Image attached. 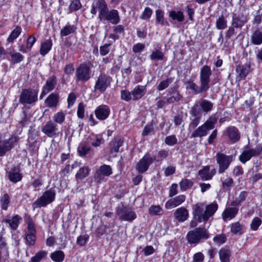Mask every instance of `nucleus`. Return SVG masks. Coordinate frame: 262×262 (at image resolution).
Instances as JSON below:
<instances>
[{
  "instance_id": "nucleus-1",
  "label": "nucleus",
  "mask_w": 262,
  "mask_h": 262,
  "mask_svg": "<svg viewBox=\"0 0 262 262\" xmlns=\"http://www.w3.org/2000/svg\"><path fill=\"white\" fill-rule=\"evenodd\" d=\"M209 237V235L205 228H196L189 231L187 234V239L190 244L196 245Z\"/></svg>"
},
{
  "instance_id": "nucleus-2",
  "label": "nucleus",
  "mask_w": 262,
  "mask_h": 262,
  "mask_svg": "<svg viewBox=\"0 0 262 262\" xmlns=\"http://www.w3.org/2000/svg\"><path fill=\"white\" fill-rule=\"evenodd\" d=\"M55 195V192L52 189L46 191L39 198L33 203L32 207L33 209L45 207L48 204L51 203L54 201Z\"/></svg>"
},
{
  "instance_id": "nucleus-3",
  "label": "nucleus",
  "mask_w": 262,
  "mask_h": 262,
  "mask_svg": "<svg viewBox=\"0 0 262 262\" xmlns=\"http://www.w3.org/2000/svg\"><path fill=\"white\" fill-rule=\"evenodd\" d=\"M37 91L33 89L23 90L20 96L19 101L24 105L33 104L37 100Z\"/></svg>"
},
{
  "instance_id": "nucleus-4",
  "label": "nucleus",
  "mask_w": 262,
  "mask_h": 262,
  "mask_svg": "<svg viewBox=\"0 0 262 262\" xmlns=\"http://www.w3.org/2000/svg\"><path fill=\"white\" fill-rule=\"evenodd\" d=\"M216 163L219 165L218 172L224 173L229 167L233 160L232 155H226L223 153L217 152L215 156Z\"/></svg>"
},
{
  "instance_id": "nucleus-5",
  "label": "nucleus",
  "mask_w": 262,
  "mask_h": 262,
  "mask_svg": "<svg viewBox=\"0 0 262 262\" xmlns=\"http://www.w3.org/2000/svg\"><path fill=\"white\" fill-rule=\"evenodd\" d=\"M91 69L85 63L80 64L76 69L75 78L77 82H85L91 78Z\"/></svg>"
},
{
  "instance_id": "nucleus-6",
  "label": "nucleus",
  "mask_w": 262,
  "mask_h": 262,
  "mask_svg": "<svg viewBox=\"0 0 262 262\" xmlns=\"http://www.w3.org/2000/svg\"><path fill=\"white\" fill-rule=\"evenodd\" d=\"M248 13L245 9L239 12L238 14H234L232 18L231 25L235 28H242L248 20Z\"/></svg>"
},
{
  "instance_id": "nucleus-7",
  "label": "nucleus",
  "mask_w": 262,
  "mask_h": 262,
  "mask_svg": "<svg viewBox=\"0 0 262 262\" xmlns=\"http://www.w3.org/2000/svg\"><path fill=\"white\" fill-rule=\"evenodd\" d=\"M116 213L121 220L132 222L136 218L135 212L125 207L118 208Z\"/></svg>"
},
{
  "instance_id": "nucleus-8",
  "label": "nucleus",
  "mask_w": 262,
  "mask_h": 262,
  "mask_svg": "<svg viewBox=\"0 0 262 262\" xmlns=\"http://www.w3.org/2000/svg\"><path fill=\"white\" fill-rule=\"evenodd\" d=\"M18 140V137L12 136L8 140L0 141V156H3L7 151L10 150L14 146V144Z\"/></svg>"
},
{
  "instance_id": "nucleus-9",
  "label": "nucleus",
  "mask_w": 262,
  "mask_h": 262,
  "mask_svg": "<svg viewBox=\"0 0 262 262\" xmlns=\"http://www.w3.org/2000/svg\"><path fill=\"white\" fill-rule=\"evenodd\" d=\"M111 81V77L104 74H101L96 81L94 89L96 91L104 92L110 84Z\"/></svg>"
},
{
  "instance_id": "nucleus-10",
  "label": "nucleus",
  "mask_w": 262,
  "mask_h": 262,
  "mask_svg": "<svg viewBox=\"0 0 262 262\" xmlns=\"http://www.w3.org/2000/svg\"><path fill=\"white\" fill-rule=\"evenodd\" d=\"M155 157H151L148 153L146 154L144 157L139 161L137 165V169L139 173H143L146 171L149 166L155 160Z\"/></svg>"
},
{
  "instance_id": "nucleus-11",
  "label": "nucleus",
  "mask_w": 262,
  "mask_h": 262,
  "mask_svg": "<svg viewBox=\"0 0 262 262\" xmlns=\"http://www.w3.org/2000/svg\"><path fill=\"white\" fill-rule=\"evenodd\" d=\"M212 74L211 68L209 66H204L200 70V81L208 90L209 89L210 76Z\"/></svg>"
},
{
  "instance_id": "nucleus-12",
  "label": "nucleus",
  "mask_w": 262,
  "mask_h": 262,
  "mask_svg": "<svg viewBox=\"0 0 262 262\" xmlns=\"http://www.w3.org/2000/svg\"><path fill=\"white\" fill-rule=\"evenodd\" d=\"M22 221V217L18 214H15L13 216L7 215L2 221L4 223L7 225L8 227L12 230H16L19 226Z\"/></svg>"
},
{
  "instance_id": "nucleus-13",
  "label": "nucleus",
  "mask_w": 262,
  "mask_h": 262,
  "mask_svg": "<svg viewBox=\"0 0 262 262\" xmlns=\"http://www.w3.org/2000/svg\"><path fill=\"white\" fill-rule=\"evenodd\" d=\"M262 152V146H258L255 149H250L244 151L239 156V159L241 162L245 163L252 157L258 156Z\"/></svg>"
},
{
  "instance_id": "nucleus-14",
  "label": "nucleus",
  "mask_w": 262,
  "mask_h": 262,
  "mask_svg": "<svg viewBox=\"0 0 262 262\" xmlns=\"http://www.w3.org/2000/svg\"><path fill=\"white\" fill-rule=\"evenodd\" d=\"M108 9L106 3L104 0H96L94 1L92 6L91 13L95 15L97 13V9L99 11V19L104 15L105 12Z\"/></svg>"
},
{
  "instance_id": "nucleus-15",
  "label": "nucleus",
  "mask_w": 262,
  "mask_h": 262,
  "mask_svg": "<svg viewBox=\"0 0 262 262\" xmlns=\"http://www.w3.org/2000/svg\"><path fill=\"white\" fill-rule=\"evenodd\" d=\"M100 20H106L112 24H117L120 21V17L118 12L116 10L108 11L107 9L105 12L104 15L100 18Z\"/></svg>"
},
{
  "instance_id": "nucleus-16",
  "label": "nucleus",
  "mask_w": 262,
  "mask_h": 262,
  "mask_svg": "<svg viewBox=\"0 0 262 262\" xmlns=\"http://www.w3.org/2000/svg\"><path fill=\"white\" fill-rule=\"evenodd\" d=\"M225 135L228 137L230 142L234 143L239 140L241 134L238 129L235 126L228 127L225 131Z\"/></svg>"
},
{
  "instance_id": "nucleus-17",
  "label": "nucleus",
  "mask_w": 262,
  "mask_h": 262,
  "mask_svg": "<svg viewBox=\"0 0 262 262\" xmlns=\"http://www.w3.org/2000/svg\"><path fill=\"white\" fill-rule=\"evenodd\" d=\"M57 84L56 77L55 76L50 77L46 81L45 85L43 87L40 98L42 99L46 95L52 91Z\"/></svg>"
},
{
  "instance_id": "nucleus-18",
  "label": "nucleus",
  "mask_w": 262,
  "mask_h": 262,
  "mask_svg": "<svg viewBox=\"0 0 262 262\" xmlns=\"http://www.w3.org/2000/svg\"><path fill=\"white\" fill-rule=\"evenodd\" d=\"M185 195L183 194L170 199L165 203V208L167 209L175 208L182 204L185 201Z\"/></svg>"
},
{
  "instance_id": "nucleus-19",
  "label": "nucleus",
  "mask_w": 262,
  "mask_h": 262,
  "mask_svg": "<svg viewBox=\"0 0 262 262\" xmlns=\"http://www.w3.org/2000/svg\"><path fill=\"white\" fill-rule=\"evenodd\" d=\"M110 113L109 107L105 105H101L98 106L95 111V113L97 119L100 120L106 119Z\"/></svg>"
},
{
  "instance_id": "nucleus-20",
  "label": "nucleus",
  "mask_w": 262,
  "mask_h": 262,
  "mask_svg": "<svg viewBox=\"0 0 262 262\" xmlns=\"http://www.w3.org/2000/svg\"><path fill=\"white\" fill-rule=\"evenodd\" d=\"M186 89H190L194 94H198L207 92L208 90L202 84L200 83L199 86L196 83L191 80H188L185 83Z\"/></svg>"
},
{
  "instance_id": "nucleus-21",
  "label": "nucleus",
  "mask_w": 262,
  "mask_h": 262,
  "mask_svg": "<svg viewBox=\"0 0 262 262\" xmlns=\"http://www.w3.org/2000/svg\"><path fill=\"white\" fill-rule=\"evenodd\" d=\"M173 216L179 222H183L188 219L189 212L186 208L181 207L175 210Z\"/></svg>"
},
{
  "instance_id": "nucleus-22",
  "label": "nucleus",
  "mask_w": 262,
  "mask_h": 262,
  "mask_svg": "<svg viewBox=\"0 0 262 262\" xmlns=\"http://www.w3.org/2000/svg\"><path fill=\"white\" fill-rule=\"evenodd\" d=\"M56 125L52 121H48L42 127V132L49 137H53L56 135Z\"/></svg>"
},
{
  "instance_id": "nucleus-23",
  "label": "nucleus",
  "mask_w": 262,
  "mask_h": 262,
  "mask_svg": "<svg viewBox=\"0 0 262 262\" xmlns=\"http://www.w3.org/2000/svg\"><path fill=\"white\" fill-rule=\"evenodd\" d=\"M112 173V168L110 166L107 165H103L101 166L98 170H97L95 179L98 181H100L102 179V176H109Z\"/></svg>"
},
{
  "instance_id": "nucleus-24",
  "label": "nucleus",
  "mask_w": 262,
  "mask_h": 262,
  "mask_svg": "<svg viewBox=\"0 0 262 262\" xmlns=\"http://www.w3.org/2000/svg\"><path fill=\"white\" fill-rule=\"evenodd\" d=\"M250 70V66L249 64L238 65L236 68V72L237 74V79L239 81L245 79Z\"/></svg>"
},
{
  "instance_id": "nucleus-25",
  "label": "nucleus",
  "mask_w": 262,
  "mask_h": 262,
  "mask_svg": "<svg viewBox=\"0 0 262 262\" xmlns=\"http://www.w3.org/2000/svg\"><path fill=\"white\" fill-rule=\"evenodd\" d=\"M204 206L203 204H196L193 207V214L194 218L199 222H204Z\"/></svg>"
},
{
  "instance_id": "nucleus-26",
  "label": "nucleus",
  "mask_w": 262,
  "mask_h": 262,
  "mask_svg": "<svg viewBox=\"0 0 262 262\" xmlns=\"http://www.w3.org/2000/svg\"><path fill=\"white\" fill-rule=\"evenodd\" d=\"M146 92V85H138L135 86L132 91L133 100H137L141 99Z\"/></svg>"
},
{
  "instance_id": "nucleus-27",
  "label": "nucleus",
  "mask_w": 262,
  "mask_h": 262,
  "mask_svg": "<svg viewBox=\"0 0 262 262\" xmlns=\"http://www.w3.org/2000/svg\"><path fill=\"white\" fill-rule=\"evenodd\" d=\"M217 208L218 205L216 203H213L207 205L204 212V222H207L209 217L214 214Z\"/></svg>"
},
{
  "instance_id": "nucleus-28",
  "label": "nucleus",
  "mask_w": 262,
  "mask_h": 262,
  "mask_svg": "<svg viewBox=\"0 0 262 262\" xmlns=\"http://www.w3.org/2000/svg\"><path fill=\"white\" fill-rule=\"evenodd\" d=\"M219 255L221 262H230L231 252L228 247L221 248L219 250Z\"/></svg>"
},
{
  "instance_id": "nucleus-29",
  "label": "nucleus",
  "mask_w": 262,
  "mask_h": 262,
  "mask_svg": "<svg viewBox=\"0 0 262 262\" xmlns=\"http://www.w3.org/2000/svg\"><path fill=\"white\" fill-rule=\"evenodd\" d=\"M9 179L13 183H16L20 181L22 179L21 174L19 173L18 168L14 167L8 173Z\"/></svg>"
},
{
  "instance_id": "nucleus-30",
  "label": "nucleus",
  "mask_w": 262,
  "mask_h": 262,
  "mask_svg": "<svg viewBox=\"0 0 262 262\" xmlns=\"http://www.w3.org/2000/svg\"><path fill=\"white\" fill-rule=\"evenodd\" d=\"M238 209L236 207H229L226 208L222 214L223 219L226 221L234 218L237 214Z\"/></svg>"
},
{
  "instance_id": "nucleus-31",
  "label": "nucleus",
  "mask_w": 262,
  "mask_h": 262,
  "mask_svg": "<svg viewBox=\"0 0 262 262\" xmlns=\"http://www.w3.org/2000/svg\"><path fill=\"white\" fill-rule=\"evenodd\" d=\"M123 141L120 138H115L110 142V151L111 153H117L119 148L122 145Z\"/></svg>"
},
{
  "instance_id": "nucleus-32",
  "label": "nucleus",
  "mask_w": 262,
  "mask_h": 262,
  "mask_svg": "<svg viewBox=\"0 0 262 262\" xmlns=\"http://www.w3.org/2000/svg\"><path fill=\"white\" fill-rule=\"evenodd\" d=\"M251 42L255 45L262 43V31L259 29L255 30L251 37Z\"/></svg>"
},
{
  "instance_id": "nucleus-33",
  "label": "nucleus",
  "mask_w": 262,
  "mask_h": 262,
  "mask_svg": "<svg viewBox=\"0 0 262 262\" xmlns=\"http://www.w3.org/2000/svg\"><path fill=\"white\" fill-rule=\"evenodd\" d=\"M58 95L55 93H52L46 99V103L50 107H55L58 102Z\"/></svg>"
},
{
  "instance_id": "nucleus-34",
  "label": "nucleus",
  "mask_w": 262,
  "mask_h": 262,
  "mask_svg": "<svg viewBox=\"0 0 262 262\" xmlns=\"http://www.w3.org/2000/svg\"><path fill=\"white\" fill-rule=\"evenodd\" d=\"M170 93L171 96L166 99L167 103L170 104L179 101L182 98L180 93L174 89H171Z\"/></svg>"
},
{
  "instance_id": "nucleus-35",
  "label": "nucleus",
  "mask_w": 262,
  "mask_h": 262,
  "mask_svg": "<svg viewBox=\"0 0 262 262\" xmlns=\"http://www.w3.org/2000/svg\"><path fill=\"white\" fill-rule=\"evenodd\" d=\"M243 229L244 226L238 222L233 223L231 225L230 230L234 234H242L244 233Z\"/></svg>"
},
{
  "instance_id": "nucleus-36",
  "label": "nucleus",
  "mask_w": 262,
  "mask_h": 262,
  "mask_svg": "<svg viewBox=\"0 0 262 262\" xmlns=\"http://www.w3.org/2000/svg\"><path fill=\"white\" fill-rule=\"evenodd\" d=\"M52 46V42L51 39L47 40L41 44L40 49V53L42 56H45L51 50Z\"/></svg>"
},
{
  "instance_id": "nucleus-37",
  "label": "nucleus",
  "mask_w": 262,
  "mask_h": 262,
  "mask_svg": "<svg viewBox=\"0 0 262 262\" xmlns=\"http://www.w3.org/2000/svg\"><path fill=\"white\" fill-rule=\"evenodd\" d=\"M210 166H206L199 171V175L203 181L211 180L209 175Z\"/></svg>"
},
{
  "instance_id": "nucleus-38",
  "label": "nucleus",
  "mask_w": 262,
  "mask_h": 262,
  "mask_svg": "<svg viewBox=\"0 0 262 262\" xmlns=\"http://www.w3.org/2000/svg\"><path fill=\"white\" fill-rule=\"evenodd\" d=\"M90 171V168L88 167H82L80 168L76 174L75 177L77 180H82L86 177Z\"/></svg>"
},
{
  "instance_id": "nucleus-39",
  "label": "nucleus",
  "mask_w": 262,
  "mask_h": 262,
  "mask_svg": "<svg viewBox=\"0 0 262 262\" xmlns=\"http://www.w3.org/2000/svg\"><path fill=\"white\" fill-rule=\"evenodd\" d=\"M202 125L196 128L191 135V138L202 137L207 135L208 132Z\"/></svg>"
},
{
  "instance_id": "nucleus-40",
  "label": "nucleus",
  "mask_w": 262,
  "mask_h": 262,
  "mask_svg": "<svg viewBox=\"0 0 262 262\" xmlns=\"http://www.w3.org/2000/svg\"><path fill=\"white\" fill-rule=\"evenodd\" d=\"M76 28L73 25H67L60 31L61 36H66L75 32Z\"/></svg>"
},
{
  "instance_id": "nucleus-41",
  "label": "nucleus",
  "mask_w": 262,
  "mask_h": 262,
  "mask_svg": "<svg viewBox=\"0 0 262 262\" xmlns=\"http://www.w3.org/2000/svg\"><path fill=\"white\" fill-rule=\"evenodd\" d=\"M78 152L81 157L85 156L91 150V147L85 143H81L78 147Z\"/></svg>"
},
{
  "instance_id": "nucleus-42",
  "label": "nucleus",
  "mask_w": 262,
  "mask_h": 262,
  "mask_svg": "<svg viewBox=\"0 0 262 262\" xmlns=\"http://www.w3.org/2000/svg\"><path fill=\"white\" fill-rule=\"evenodd\" d=\"M200 106L204 112L208 113L212 110L213 103L207 100L204 99L200 102Z\"/></svg>"
},
{
  "instance_id": "nucleus-43",
  "label": "nucleus",
  "mask_w": 262,
  "mask_h": 262,
  "mask_svg": "<svg viewBox=\"0 0 262 262\" xmlns=\"http://www.w3.org/2000/svg\"><path fill=\"white\" fill-rule=\"evenodd\" d=\"M215 25L216 28L219 30H224L227 27V20L223 15L220 16L216 19Z\"/></svg>"
},
{
  "instance_id": "nucleus-44",
  "label": "nucleus",
  "mask_w": 262,
  "mask_h": 262,
  "mask_svg": "<svg viewBox=\"0 0 262 262\" xmlns=\"http://www.w3.org/2000/svg\"><path fill=\"white\" fill-rule=\"evenodd\" d=\"M64 254L61 251H57L51 254V259L55 262H61L63 260Z\"/></svg>"
},
{
  "instance_id": "nucleus-45",
  "label": "nucleus",
  "mask_w": 262,
  "mask_h": 262,
  "mask_svg": "<svg viewBox=\"0 0 262 262\" xmlns=\"http://www.w3.org/2000/svg\"><path fill=\"white\" fill-rule=\"evenodd\" d=\"M164 57L163 53L158 49L153 51L149 56V58L152 61L156 60H162L163 59Z\"/></svg>"
},
{
  "instance_id": "nucleus-46",
  "label": "nucleus",
  "mask_w": 262,
  "mask_h": 262,
  "mask_svg": "<svg viewBox=\"0 0 262 262\" xmlns=\"http://www.w3.org/2000/svg\"><path fill=\"white\" fill-rule=\"evenodd\" d=\"M25 221L27 224V229L29 230V233L36 234V231L35 228V225L30 216H27L25 217Z\"/></svg>"
},
{
  "instance_id": "nucleus-47",
  "label": "nucleus",
  "mask_w": 262,
  "mask_h": 262,
  "mask_svg": "<svg viewBox=\"0 0 262 262\" xmlns=\"http://www.w3.org/2000/svg\"><path fill=\"white\" fill-rule=\"evenodd\" d=\"M11 57V62L12 63H17L21 61L24 59V56L19 52L10 53Z\"/></svg>"
},
{
  "instance_id": "nucleus-48",
  "label": "nucleus",
  "mask_w": 262,
  "mask_h": 262,
  "mask_svg": "<svg viewBox=\"0 0 262 262\" xmlns=\"http://www.w3.org/2000/svg\"><path fill=\"white\" fill-rule=\"evenodd\" d=\"M169 16L173 20H177L180 22L184 20V15L181 11H171L169 13Z\"/></svg>"
},
{
  "instance_id": "nucleus-49",
  "label": "nucleus",
  "mask_w": 262,
  "mask_h": 262,
  "mask_svg": "<svg viewBox=\"0 0 262 262\" xmlns=\"http://www.w3.org/2000/svg\"><path fill=\"white\" fill-rule=\"evenodd\" d=\"M47 254V252L45 251H40L37 252L35 255L33 256L29 262H40V261L45 258Z\"/></svg>"
},
{
  "instance_id": "nucleus-50",
  "label": "nucleus",
  "mask_w": 262,
  "mask_h": 262,
  "mask_svg": "<svg viewBox=\"0 0 262 262\" xmlns=\"http://www.w3.org/2000/svg\"><path fill=\"white\" fill-rule=\"evenodd\" d=\"M156 20L160 24L163 26H168L169 25L167 21L165 20L163 12L161 10H157L156 11Z\"/></svg>"
},
{
  "instance_id": "nucleus-51",
  "label": "nucleus",
  "mask_w": 262,
  "mask_h": 262,
  "mask_svg": "<svg viewBox=\"0 0 262 262\" xmlns=\"http://www.w3.org/2000/svg\"><path fill=\"white\" fill-rule=\"evenodd\" d=\"M193 182L188 179H183L180 183V188L183 191L191 188L192 186Z\"/></svg>"
},
{
  "instance_id": "nucleus-52",
  "label": "nucleus",
  "mask_w": 262,
  "mask_h": 262,
  "mask_svg": "<svg viewBox=\"0 0 262 262\" xmlns=\"http://www.w3.org/2000/svg\"><path fill=\"white\" fill-rule=\"evenodd\" d=\"M21 32V28L20 27H17L16 28L11 32L9 36L8 37L7 40L9 42H13V40L16 39Z\"/></svg>"
},
{
  "instance_id": "nucleus-53",
  "label": "nucleus",
  "mask_w": 262,
  "mask_h": 262,
  "mask_svg": "<svg viewBox=\"0 0 262 262\" xmlns=\"http://www.w3.org/2000/svg\"><path fill=\"white\" fill-rule=\"evenodd\" d=\"M53 119L55 122L61 124L65 119V114L63 112H58L54 115Z\"/></svg>"
},
{
  "instance_id": "nucleus-54",
  "label": "nucleus",
  "mask_w": 262,
  "mask_h": 262,
  "mask_svg": "<svg viewBox=\"0 0 262 262\" xmlns=\"http://www.w3.org/2000/svg\"><path fill=\"white\" fill-rule=\"evenodd\" d=\"M10 203V197L7 193L4 194L1 199V204L3 210H7L8 204Z\"/></svg>"
},
{
  "instance_id": "nucleus-55",
  "label": "nucleus",
  "mask_w": 262,
  "mask_h": 262,
  "mask_svg": "<svg viewBox=\"0 0 262 262\" xmlns=\"http://www.w3.org/2000/svg\"><path fill=\"white\" fill-rule=\"evenodd\" d=\"M172 81V78H167L166 79L161 81L157 86V90L160 91L165 89L169 86Z\"/></svg>"
},
{
  "instance_id": "nucleus-56",
  "label": "nucleus",
  "mask_w": 262,
  "mask_h": 262,
  "mask_svg": "<svg viewBox=\"0 0 262 262\" xmlns=\"http://www.w3.org/2000/svg\"><path fill=\"white\" fill-rule=\"evenodd\" d=\"M261 223L262 221L260 218L258 217H254L250 224L251 229L252 230L256 231L259 226L261 224Z\"/></svg>"
},
{
  "instance_id": "nucleus-57",
  "label": "nucleus",
  "mask_w": 262,
  "mask_h": 262,
  "mask_svg": "<svg viewBox=\"0 0 262 262\" xmlns=\"http://www.w3.org/2000/svg\"><path fill=\"white\" fill-rule=\"evenodd\" d=\"M121 98L122 100L126 101H129L132 99L133 100L132 92H130L126 90L121 91Z\"/></svg>"
},
{
  "instance_id": "nucleus-58",
  "label": "nucleus",
  "mask_w": 262,
  "mask_h": 262,
  "mask_svg": "<svg viewBox=\"0 0 262 262\" xmlns=\"http://www.w3.org/2000/svg\"><path fill=\"white\" fill-rule=\"evenodd\" d=\"M26 244L30 246H33L36 242V234L29 233L26 236Z\"/></svg>"
},
{
  "instance_id": "nucleus-59",
  "label": "nucleus",
  "mask_w": 262,
  "mask_h": 262,
  "mask_svg": "<svg viewBox=\"0 0 262 262\" xmlns=\"http://www.w3.org/2000/svg\"><path fill=\"white\" fill-rule=\"evenodd\" d=\"M213 240L216 244L220 245L226 242L227 237L225 234H217L213 237Z\"/></svg>"
},
{
  "instance_id": "nucleus-60",
  "label": "nucleus",
  "mask_w": 262,
  "mask_h": 262,
  "mask_svg": "<svg viewBox=\"0 0 262 262\" xmlns=\"http://www.w3.org/2000/svg\"><path fill=\"white\" fill-rule=\"evenodd\" d=\"M178 140L175 135H170L166 137L165 143L169 146H173L177 143Z\"/></svg>"
},
{
  "instance_id": "nucleus-61",
  "label": "nucleus",
  "mask_w": 262,
  "mask_h": 262,
  "mask_svg": "<svg viewBox=\"0 0 262 262\" xmlns=\"http://www.w3.org/2000/svg\"><path fill=\"white\" fill-rule=\"evenodd\" d=\"M149 212L152 215H161L162 210L160 206H152L149 209Z\"/></svg>"
},
{
  "instance_id": "nucleus-62",
  "label": "nucleus",
  "mask_w": 262,
  "mask_h": 262,
  "mask_svg": "<svg viewBox=\"0 0 262 262\" xmlns=\"http://www.w3.org/2000/svg\"><path fill=\"white\" fill-rule=\"evenodd\" d=\"M201 118L191 117L190 118L191 122L189 125V129H193L195 128L199 124Z\"/></svg>"
},
{
  "instance_id": "nucleus-63",
  "label": "nucleus",
  "mask_w": 262,
  "mask_h": 262,
  "mask_svg": "<svg viewBox=\"0 0 262 262\" xmlns=\"http://www.w3.org/2000/svg\"><path fill=\"white\" fill-rule=\"evenodd\" d=\"M81 7V4L79 1H73L70 5L69 8L71 11H74L79 10Z\"/></svg>"
},
{
  "instance_id": "nucleus-64",
  "label": "nucleus",
  "mask_w": 262,
  "mask_h": 262,
  "mask_svg": "<svg viewBox=\"0 0 262 262\" xmlns=\"http://www.w3.org/2000/svg\"><path fill=\"white\" fill-rule=\"evenodd\" d=\"M152 13L151 9L149 7H146L140 18L143 19H148L150 17Z\"/></svg>"
}]
</instances>
